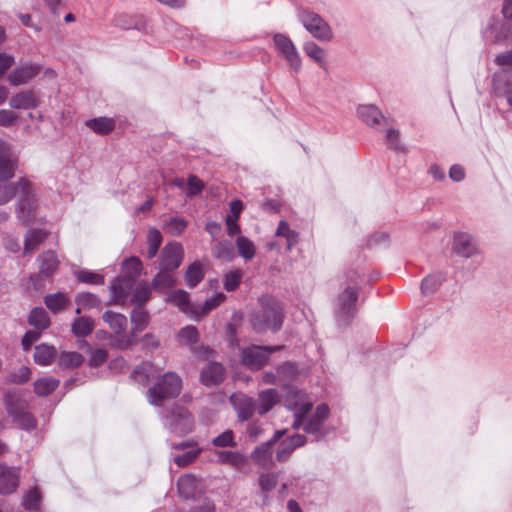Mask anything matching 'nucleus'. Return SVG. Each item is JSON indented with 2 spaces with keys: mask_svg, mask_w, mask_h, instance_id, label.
<instances>
[{
  "mask_svg": "<svg viewBox=\"0 0 512 512\" xmlns=\"http://www.w3.org/2000/svg\"><path fill=\"white\" fill-rule=\"evenodd\" d=\"M17 197L16 214L25 225L31 223L37 214L36 187L26 177L16 182L0 181V205L8 203Z\"/></svg>",
  "mask_w": 512,
  "mask_h": 512,
  "instance_id": "f257e3e1",
  "label": "nucleus"
},
{
  "mask_svg": "<svg viewBox=\"0 0 512 512\" xmlns=\"http://www.w3.org/2000/svg\"><path fill=\"white\" fill-rule=\"evenodd\" d=\"M261 307L251 317L254 330L263 332L266 330L277 331L283 322L282 307L278 300L271 296L260 298Z\"/></svg>",
  "mask_w": 512,
  "mask_h": 512,
  "instance_id": "f03ea898",
  "label": "nucleus"
},
{
  "mask_svg": "<svg viewBox=\"0 0 512 512\" xmlns=\"http://www.w3.org/2000/svg\"><path fill=\"white\" fill-rule=\"evenodd\" d=\"M4 405L8 415L22 429L31 430L36 427L34 417L27 411L28 404L18 392H7Z\"/></svg>",
  "mask_w": 512,
  "mask_h": 512,
  "instance_id": "7ed1b4c3",
  "label": "nucleus"
},
{
  "mask_svg": "<svg viewBox=\"0 0 512 512\" xmlns=\"http://www.w3.org/2000/svg\"><path fill=\"white\" fill-rule=\"evenodd\" d=\"M181 379L173 373L168 372L147 391V397L152 405H160L161 402L168 398H175L181 391Z\"/></svg>",
  "mask_w": 512,
  "mask_h": 512,
  "instance_id": "20e7f679",
  "label": "nucleus"
},
{
  "mask_svg": "<svg viewBox=\"0 0 512 512\" xmlns=\"http://www.w3.org/2000/svg\"><path fill=\"white\" fill-rule=\"evenodd\" d=\"M285 406L294 412V420L292 423L293 428L298 429L303 422V417L310 412L312 408V401L307 398V395L298 389L289 388L284 396Z\"/></svg>",
  "mask_w": 512,
  "mask_h": 512,
  "instance_id": "39448f33",
  "label": "nucleus"
},
{
  "mask_svg": "<svg viewBox=\"0 0 512 512\" xmlns=\"http://www.w3.org/2000/svg\"><path fill=\"white\" fill-rule=\"evenodd\" d=\"M102 320L110 327L116 335L115 346L119 349H127L134 344V335L126 334L127 318L125 315L113 311H106Z\"/></svg>",
  "mask_w": 512,
  "mask_h": 512,
  "instance_id": "423d86ee",
  "label": "nucleus"
},
{
  "mask_svg": "<svg viewBox=\"0 0 512 512\" xmlns=\"http://www.w3.org/2000/svg\"><path fill=\"white\" fill-rule=\"evenodd\" d=\"M358 299V284L353 282L339 293L335 301V314L339 321L346 322L355 312Z\"/></svg>",
  "mask_w": 512,
  "mask_h": 512,
  "instance_id": "0eeeda50",
  "label": "nucleus"
},
{
  "mask_svg": "<svg viewBox=\"0 0 512 512\" xmlns=\"http://www.w3.org/2000/svg\"><path fill=\"white\" fill-rule=\"evenodd\" d=\"M281 346H250L241 350L242 363L251 370L260 369L269 359L270 355L279 350Z\"/></svg>",
  "mask_w": 512,
  "mask_h": 512,
  "instance_id": "6e6552de",
  "label": "nucleus"
},
{
  "mask_svg": "<svg viewBox=\"0 0 512 512\" xmlns=\"http://www.w3.org/2000/svg\"><path fill=\"white\" fill-rule=\"evenodd\" d=\"M300 21L305 29L315 38L322 41H329L332 38V31L328 23L318 14L310 11L300 13Z\"/></svg>",
  "mask_w": 512,
  "mask_h": 512,
  "instance_id": "1a4fd4ad",
  "label": "nucleus"
},
{
  "mask_svg": "<svg viewBox=\"0 0 512 512\" xmlns=\"http://www.w3.org/2000/svg\"><path fill=\"white\" fill-rule=\"evenodd\" d=\"M166 425L172 433L185 435L193 428V418L191 414L183 407L175 406L165 416Z\"/></svg>",
  "mask_w": 512,
  "mask_h": 512,
  "instance_id": "9d476101",
  "label": "nucleus"
},
{
  "mask_svg": "<svg viewBox=\"0 0 512 512\" xmlns=\"http://www.w3.org/2000/svg\"><path fill=\"white\" fill-rule=\"evenodd\" d=\"M273 41L277 51L285 58L290 69L298 73L301 70L302 62L291 39L284 34H276Z\"/></svg>",
  "mask_w": 512,
  "mask_h": 512,
  "instance_id": "9b49d317",
  "label": "nucleus"
},
{
  "mask_svg": "<svg viewBox=\"0 0 512 512\" xmlns=\"http://www.w3.org/2000/svg\"><path fill=\"white\" fill-rule=\"evenodd\" d=\"M329 412V407L326 404L318 405L312 415L308 416L307 413L303 417V422L299 428L301 427L308 434L316 435L317 438L323 436L325 434L323 424L328 418Z\"/></svg>",
  "mask_w": 512,
  "mask_h": 512,
  "instance_id": "f8f14e48",
  "label": "nucleus"
},
{
  "mask_svg": "<svg viewBox=\"0 0 512 512\" xmlns=\"http://www.w3.org/2000/svg\"><path fill=\"white\" fill-rule=\"evenodd\" d=\"M199 338V331L193 325H187L183 327L177 334V341L179 344L189 346L193 354L197 357L208 358L212 353V350L209 347L203 345L194 347Z\"/></svg>",
  "mask_w": 512,
  "mask_h": 512,
  "instance_id": "ddd939ff",
  "label": "nucleus"
},
{
  "mask_svg": "<svg viewBox=\"0 0 512 512\" xmlns=\"http://www.w3.org/2000/svg\"><path fill=\"white\" fill-rule=\"evenodd\" d=\"M452 250L456 255L463 258H471L480 253L476 238L466 232H457L454 234Z\"/></svg>",
  "mask_w": 512,
  "mask_h": 512,
  "instance_id": "4468645a",
  "label": "nucleus"
},
{
  "mask_svg": "<svg viewBox=\"0 0 512 512\" xmlns=\"http://www.w3.org/2000/svg\"><path fill=\"white\" fill-rule=\"evenodd\" d=\"M183 257L182 245L178 242H169L161 251L160 268L173 271L181 265Z\"/></svg>",
  "mask_w": 512,
  "mask_h": 512,
  "instance_id": "2eb2a0df",
  "label": "nucleus"
},
{
  "mask_svg": "<svg viewBox=\"0 0 512 512\" xmlns=\"http://www.w3.org/2000/svg\"><path fill=\"white\" fill-rule=\"evenodd\" d=\"M18 159L10 146L0 139V181H8L15 175Z\"/></svg>",
  "mask_w": 512,
  "mask_h": 512,
  "instance_id": "dca6fc26",
  "label": "nucleus"
},
{
  "mask_svg": "<svg viewBox=\"0 0 512 512\" xmlns=\"http://www.w3.org/2000/svg\"><path fill=\"white\" fill-rule=\"evenodd\" d=\"M230 402L240 421L249 420L257 412L253 398L244 393H234L230 397Z\"/></svg>",
  "mask_w": 512,
  "mask_h": 512,
  "instance_id": "f3484780",
  "label": "nucleus"
},
{
  "mask_svg": "<svg viewBox=\"0 0 512 512\" xmlns=\"http://www.w3.org/2000/svg\"><path fill=\"white\" fill-rule=\"evenodd\" d=\"M39 72L40 66L38 64L26 63L11 71L7 79L12 86H20L31 81Z\"/></svg>",
  "mask_w": 512,
  "mask_h": 512,
  "instance_id": "a211bd4d",
  "label": "nucleus"
},
{
  "mask_svg": "<svg viewBox=\"0 0 512 512\" xmlns=\"http://www.w3.org/2000/svg\"><path fill=\"white\" fill-rule=\"evenodd\" d=\"M225 377L224 367L218 362H210L204 366L200 373V381L206 387L219 385Z\"/></svg>",
  "mask_w": 512,
  "mask_h": 512,
  "instance_id": "6ab92c4d",
  "label": "nucleus"
},
{
  "mask_svg": "<svg viewBox=\"0 0 512 512\" xmlns=\"http://www.w3.org/2000/svg\"><path fill=\"white\" fill-rule=\"evenodd\" d=\"M133 287L131 278H125L124 276L118 277L110 285V292L112 301L115 304H124L127 299L130 290Z\"/></svg>",
  "mask_w": 512,
  "mask_h": 512,
  "instance_id": "aec40b11",
  "label": "nucleus"
},
{
  "mask_svg": "<svg viewBox=\"0 0 512 512\" xmlns=\"http://www.w3.org/2000/svg\"><path fill=\"white\" fill-rule=\"evenodd\" d=\"M19 485L18 471L0 464V494H10Z\"/></svg>",
  "mask_w": 512,
  "mask_h": 512,
  "instance_id": "412c9836",
  "label": "nucleus"
},
{
  "mask_svg": "<svg viewBox=\"0 0 512 512\" xmlns=\"http://www.w3.org/2000/svg\"><path fill=\"white\" fill-rule=\"evenodd\" d=\"M167 302L178 307L180 311L188 315L191 319H194V308L196 304L190 303L188 292L179 289L171 292L167 297Z\"/></svg>",
  "mask_w": 512,
  "mask_h": 512,
  "instance_id": "4be33fe9",
  "label": "nucleus"
},
{
  "mask_svg": "<svg viewBox=\"0 0 512 512\" xmlns=\"http://www.w3.org/2000/svg\"><path fill=\"white\" fill-rule=\"evenodd\" d=\"M279 401V394L275 389H266L258 394L256 404L257 413L264 415L269 412Z\"/></svg>",
  "mask_w": 512,
  "mask_h": 512,
  "instance_id": "5701e85b",
  "label": "nucleus"
},
{
  "mask_svg": "<svg viewBox=\"0 0 512 512\" xmlns=\"http://www.w3.org/2000/svg\"><path fill=\"white\" fill-rule=\"evenodd\" d=\"M9 105L13 109H32L37 107L38 100L33 91H21L11 97Z\"/></svg>",
  "mask_w": 512,
  "mask_h": 512,
  "instance_id": "b1692460",
  "label": "nucleus"
},
{
  "mask_svg": "<svg viewBox=\"0 0 512 512\" xmlns=\"http://www.w3.org/2000/svg\"><path fill=\"white\" fill-rule=\"evenodd\" d=\"M177 486L180 496L189 499L199 491L200 482L192 475H184L178 479Z\"/></svg>",
  "mask_w": 512,
  "mask_h": 512,
  "instance_id": "393cba45",
  "label": "nucleus"
},
{
  "mask_svg": "<svg viewBox=\"0 0 512 512\" xmlns=\"http://www.w3.org/2000/svg\"><path fill=\"white\" fill-rule=\"evenodd\" d=\"M226 299V295L222 292L216 293L211 298L206 299L204 304H196L194 308V320H199L209 312L217 308Z\"/></svg>",
  "mask_w": 512,
  "mask_h": 512,
  "instance_id": "a878e982",
  "label": "nucleus"
},
{
  "mask_svg": "<svg viewBox=\"0 0 512 512\" xmlns=\"http://www.w3.org/2000/svg\"><path fill=\"white\" fill-rule=\"evenodd\" d=\"M357 113L361 120L370 126L379 125L384 120L382 112L374 105H361Z\"/></svg>",
  "mask_w": 512,
  "mask_h": 512,
  "instance_id": "bb28decb",
  "label": "nucleus"
},
{
  "mask_svg": "<svg viewBox=\"0 0 512 512\" xmlns=\"http://www.w3.org/2000/svg\"><path fill=\"white\" fill-rule=\"evenodd\" d=\"M38 261L40 263V273L44 276L53 275L59 266L58 257L52 250H47L39 255Z\"/></svg>",
  "mask_w": 512,
  "mask_h": 512,
  "instance_id": "cd10ccee",
  "label": "nucleus"
},
{
  "mask_svg": "<svg viewBox=\"0 0 512 512\" xmlns=\"http://www.w3.org/2000/svg\"><path fill=\"white\" fill-rule=\"evenodd\" d=\"M175 284L176 278L172 273V270L160 268V271L154 276L151 286L156 291L163 292L166 289L173 287Z\"/></svg>",
  "mask_w": 512,
  "mask_h": 512,
  "instance_id": "c85d7f7f",
  "label": "nucleus"
},
{
  "mask_svg": "<svg viewBox=\"0 0 512 512\" xmlns=\"http://www.w3.org/2000/svg\"><path fill=\"white\" fill-rule=\"evenodd\" d=\"M94 330V320L87 316L76 317L71 324V331L76 337H86Z\"/></svg>",
  "mask_w": 512,
  "mask_h": 512,
  "instance_id": "c756f323",
  "label": "nucleus"
},
{
  "mask_svg": "<svg viewBox=\"0 0 512 512\" xmlns=\"http://www.w3.org/2000/svg\"><path fill=\"white\" fill-rule=\"evenodd\" d=\"M47 232L41 229H30L25 236L24 254L36 250L47 238Z\"/></svg>",
  "mask_w": 512,
  "mask_h": 512,
  "instance_id": "7c9ffc66",
  "label": "nucleus"
},
{
  "mask_svg": "<svg viewBox=\"0 0 512 512\" xmlns=\"http://www.w3.org/2000/svg\"><path fill=\"white\" fill-rule=\"evenodd\" d=\"M56 358V350L53 346L41 344L35 347L34 360L41 366L50 365Z\"/></svg>",
  "mask_w": 512,
  "mask_h": 512,
  "instance_id": "2f4dec72",
  "label": "nucleus"
},
{
  "mask_svg": "<svg viewBox=\"0 0 512 512\" xmlns=\"http://www.w3.org/2000/svg\"><path fill=\"white\" fill-rule=\"evenodd\" d=\"M85 125L97 134H107L115 128V121L109 117H98L87 120Z\"/></svg>",
  "mask_w": 512,
  "mask_h": 512,
  "instance_id": "473e14b6",
  "label": "nucleus"
},
{
  "mask_svg": "<svg viewBox=\"0 0 512 512\" xmlns=\"http://www.w3.org/2000/svg\"><path fill=\"white\" fill-rule=\"evenodd\" d=\"M75 302L78 306L75 310L77 315H79L82 310L96 308L101 304L100 298L96 294L90 292L79 293L75 298Z\"/></svg>",
  "mask_w": 512,
  "mask_h": 512,
  "instance_id": "72a5a7b5",
  "label": "nucleus"
},
{
  "mask_svg": "<svg viewBox=\"0 0 512 512\" xmlns=\"http://www.w3.org/2000/svg\"><path fill=\"white\" fill-rule=\"evenodd\" d=\"M212 254L215 258L230 262L235 257L233 245L229 241H219L212 247Z\"/></svg>",
  "mask_w": 512,
  "mask_h": 512,
  "instance_id": "f704fd0d",
  "label": "nucleus"
},
{
  "mask_svg": "<svg viewBox=\"0 0 512 512\" xmlns=\"http://www.w3.org/2000/svg\"><path fill=\"white\" fill-rule=\"evenodd\" d=\"M28 323L36 329L44 330L50 325V319L44 308L36 307L31 311Z\"/></svg>",
  "mask_w": 512,
  "mask_h": 512,
  "instance_id": "c9c22d12",
  "label": "nucleus"
},
{
  "mask_svg": "<svg viewBox=\"0 0 512 512\" xmlns=\"http://www.w3.org/2000/svg\"><path fill=\"white\" fill-rule=\"evenodd\" d=\"M131 323H132V333L135 336V333L143 331L147 325L149 324V315L143 310L141 307H137L131 312Z\"/></svg>",
  "mask_w": 512,
  "mask_h": 512,
  "instance_id": "e433bc0d",
  "label": "nucleus"
},
{
  "mask_svg": "<svg viewBox=\"0 0 512 512\" xmlns=\"http://www.w3.org/2000/svg\"><path fill=\"white\" fill-rule=\"evenodd\" d=\"M275 235L286 239L287 250L289 251L298 243V233L292 230L289 224L284 220L279 222Z\"/></svg>",
  "mask_w": 512,
  "mask_h": 512,
  "instance_id": "4c0bfd02",
  "label": "nucleus"
},
{
  "mask_svg": "<svg viewBox=\"0 0 512 512\" xmlns=\"http://www.w3.org/2000/svg\"><path fill=\"white\" fill-rule=\"evenodd\" d=\"M217 456L219 462L229 464L235 468H241L247 462V458L239 452L219 451L217 452Z\"/></svg>",
  "mask_w": 512,
  "mask_h": 512,
  "instance_id": "58836bf2",
  "label": "nucleus"
},
{
  "mask_svg": "<svg viewBox=\"0 0 512 512\" xmlns=\"http://www.w3.org/2000/svg\"><path fill=\"white\" fill-rule=\"evenodd\" d=\"M59 385V380L54 377H43L35 381L34 391L39 396H47Z\"/></svg>",
  "mask_w": 512,
  "mask_h": 512,
  "instance_id": "ea45409f",
  "label": "nucleus"
},
{
  "mask_svg": "<svg viewBox=\"0 0 512 512\" xmlns=\"http://www.w3.org/2000/svg\"><path fill=\"white\" fill-rule=\"evenodd\" d=\"M204 278L203 267L199 262L192 263L186 270L185 280L190 288L196 287Z\"/></svg>",
  "mask_w": 512,
  "mask_h": 512,
  "instance_id": "a19ab883",
  "label": "nucleus"
},
{
  "mask_svg": "<svg viewBox=\"0 0 512 512\" xmlns=\"http://www.w3.org/2000/svg\"><path fill=\"white\" fill-rule=\"evenodd\" d=\"M238 254L246 261L251 260L256 254V246L252 240L245 236H238L236 239Z\"/></svg>",
  "mask_w": 512,
  "mask_h": 512,
  "instance_id": "79ce46f5",
  "label": "nucleus"
},
{
  "mask_svg": "<svg viewBox=\"0 0 512 512\" xmlns=\"http://www.w3.org/2000/svg\"><path fill=\"white\" fill-rule=\"evenodd\" d=\"M44 303L50 311L57 313L66 307L68 297L61 292L48 294L44 297Z\"/></svg>",
  "mask_w": 512,
  "mask_h": 512,
  "instance_id": "37998d69",
  "label": "nucleus"
},
{
  "mask_svg": "<svg viewBox=\"0 0 512 512\" xmlns=\"http://www.w3.org/2000/svg\"><path fill=\"white\" fill-rule=\"evenodd\" d=\"M84 362V356L75 351L62 352L58 358V365L62 368H76Z\"/></svg>",
  "mask_w": 512,
  "mask_h": 512,
  "instance_id": "c03bdc74",
  "label": "nucleus"
},
{
  "mask_svg": "<svg viewBox=\"0 0 512 512\" xmlns=\"http://www.w3.org/2000/svg\"><path fill=\"white\" fill-rule=\"evenodd\" d=\"M162 235L160 231L156 228L149 229L147 233V257L152 259L157 253L158 249L162 243Z\"/></svg>",
  "mask_w": 512,
  "mask_h": 512,
  "instance_id": "a18cd8bd",
  "label": "nucleus"
},
{
  "mask_svg": "<svg viewBox=\"0 0 512 512\" xmlns=\"http://www.w3.org/2000/svg\"><path fill=\"white\" fill-rule=\"evenodd\" d=\"M150 295L151 288L148 285V283L140 282L134 288L131 297V302L141 307L150 299Z\"/></svg>",
  "mask_w": 512,
  "mask_h": 512,
  "instance_id": "49530a36",
  "label": "nucleus"
},
{
  "mask_svg": "<svg viewBox=\"0 0 512 512\" xmlns=\"http://www.w3.org/2000/svg\"><path fill=\"white\" fill-rule=\"evenodd\" d=\"M243 278V272L240 269H231L223 276V287L227 292L235 291Z\"/></svg>",
  "mask_w": 512,
  "mask_h": 512,
  "instance_id": "de8ad7c7",
  "label": "nucleus"
},
{
  "mask_svg": "<svg viewBox=\"0 0 512 512\" xmlns=\"http://www.w3.org/2000/svg\"><path fill=\"white\" fill-rule=\"evenodd\" d=\"M187 228V221L183 217L175 216L164 223L163 229L172 236L182 234Z\"/></svg>",
  "mask_w": 512,
  "mask_h": 512,
  "instance_id": "09e8293b",
  "label": "nucleus"
},
{
  "mask_svg": "<svg viewBox=\"0 0 512 512\" xmlns=\"http://www.w3.org/2000/svg\"><path fill=\"white\" fill-rule=\"evenodd\" d=\"M125 278H131L132 282L138 277L142 271V262L137 257H131L123 263Z\"/></svg>",
  "mask_w": 512,
  "mask_h": 512,
  "instance_id": "8fccbe9b",
  "label": "nucleus"
},
{
  "mask_svg": "<svg viewBox=\"0 0 512 512\" xmlns=\"http://www.w3.org/2000/svg\"><path fill=\"white\" fill-rule=\"evenodd\" d=\"M75 277L78 281L91 284V285H102L104 284V276L102 274L82 269L75 272Z\"/></svg>",
  "mask_w": 512,
  "mask_h": 512,
  "instance_id": "3c124183",
  "label": "nucleus"
},
{
  "mask_svg": "<svg viewBox=\"0 0 512 512\" xmlns=\"http://www.w3.org/2000/svg\"><path fill=\"white\" fill-rule=\"evenodd\" d=\"M443 278L440 274L428 275L422 280L421 291L424 295L433 294L441 285Z\"/></svg>",
  "mask_w": 512,
  "mask_h": 512,
  "instance_id": "603ef678",
  "label": "nucleus"
},
{
  "mask_svg": "<svg viewBox=\"0 0 512 512\" xmlns=\"http://www.w3.org/2000/svg\"><path fill=\"white\" fill-rule=\"evenodd\" d=\"M153 366L150 363H143L135 368L132 377L141 385H146L151 380Z\"/></svg>",
  "mask_w": 512,
  "mask_h": 512,
  "instance_id": "864d4df0",
  "label": "nucleus"
},
{
  "mask_svg": "<svg viewBox=\"0 0 512 512\" xmlns=\"http://www.w3.org/2000/svg\"><path fill=\"white\" fill-rule=\"evenodd\" d=\"M303 49L305 53L318 64L323 65L325 63L326 53L324 49L319 47L316 43L309 41L304 44Z\"/></svg>",
  "mask_w": 512,
  "mask_h": 512,
  "instance_id": "5fc2aeb1",
  "label": "nucleus"
},
{
  "mask_svg": "<svg viewBox=\"0 0 512 512\" xmlns=\"http://www.w3.org/2000/svg\"><path fill=\"white\" fill-rule=\"evenodd\" d=\"M216 447H235L234 432L230 429L224 431L212 440Z\"/></svg>",
  "mask_w": 512,
  "mask_h": 512,
  "instance_id": "6e6d98bb",
  "label": "nucleus"
},
{
  "mask_svg": "<svg viewBox=\"0 0 512 512\" xmlns=\"http://www.w3.org/2000/svg\"><path fill=\"white\" fill-rule=\"evenodd\" d=\"M23 506L27 510H37L40 505V495L37 490H30L23 497Z\"/></svg>",
  "mask_w": 512,
  "mask_h": 512,
  "instance_id": "4d7b16f0",
  "label": "nucleus"
},
{
  "mask_svg": "<svg viewBox=\"0 0 512 512\" xmlns=\"http://www.w3.org/2000/svg\"><path fill=\"white\" fill-rule=\"evenodd\" d=\"M31 371L28 367L22 366L17 371L11 373L8 377L10 382L14 383H25L29 380Z\"/></svg>",
  "mask_w": 512,
  "mask_h": 512,
  "instance_id": "13d9d810",
  "label": "nucleus"
},
{
  "mask_svg": "<svg viewBox=\"0 0 512 512\" xmlns=\"http://www.w3.org/2000/svg\"><path fill=\"white\" fill-rule=\"evenodd\" d=\"M277 484V477L274 474H262L259 477V486L262 492L267 493L271 491Z\"/></svg>",
  "mask_w": 512,
  "mask_h": 512,
  "instance_id": "bf43d9fd",
  "label": "nucleus"
},
{
  "mask_svg": "<svg viewBox=\"0 0 512 512\" xmlns=\"http://www.w3.org/2000/svg\"><path fill=\"white\" fill-rule=\"evenodd\" d=\"M200 450H191L174 457V462L179 467H185L192 463L199 455Z\"/></svg>",
  "mask_w": 512,
  "mask_h": 512,
  "instance_id": "052dcab7",
  "label": "nucleus"
},
{
  "mask_svg": "<svg viewBox=\"0 0 512 512\" xmlns=\"http://www.w3.org/2000/svg\"><path fill=\"white\" fill-rule=\"evenodd\" d=\"M187 186H188V188H187L186 195L194 196V195L199 194L202 191L204 184L197 176L191 175L188 178Z\"/></svg>",
  "mask_w": 512,
  "mask_h": 512,
  "instance_id": "680f3d73",
  "label": "nucleus"
},
{
  "mask_svg": "<svg viewBox=\"0 0 512 512\" xmlns=\"http://www.w3.org/2000/svg\"><path fill=\"white\" fill-rule=\"evenodd\" d=\"M108 358V353L105 349H96L91 352V356L89 359V366L91 367H98L102 365L104 362H106Z\"/></svg>",
  "mask_w": 512,
  "mask_h": 512,
  "instance_id": "e2e57ef3",
  "label": "nucleus"
},
{
  "mask_svg": "<svg viewBox=\"0 0 512 512\" xmlns=\"http://www.w3.org/2000/svg\"><path fill=\"white\" fill-rule=\"evenodd\" d=\"M15 64V58L8 53H0V79Z\"/></svg>",
  "mask_w": 512,
  "mask_h": 512,
  "instance_id": "0e129e2a",
  "label": "nucleus"
},
{
  "mask_svg": "<svg viewBox=\"0 0 512 512\" xmlns=\"http://www.w3.org/2000/svg\"><path fill=\"white\" fill-rule=\"evenodd\" d=\"M294 448L290 447L289 442L283 440L277 449V459L280 462L286 461Z\"/></svg>",
  "mask_w": 512,
  "mask_h": 512,
  "instance_id": "69168bd1",
  "label": "nucleus"
},
{
  "mask_svg": "<svg viewBox=\"0 0 512 512\" xmlns=\"http://www.w3.org/2000/svg\"><path fill=\"white\" fill-rule=\"evenodd\" d=\"M17 119V115L8 109L0 110V126H10Z\"/></svg>",
  "mask_w": 512,
  "mask_h": 512,
  "instance_id": "338daca9",
  "label": "nucleus"
},
{
  "mask_svg": "<svg viewBox=\"0 0 512 512\" xmlns=\"http://www.w3.org/2000/svg\"><path fill=\"white\" fill-rule=\"evenodd\" d=\"M277 371L278 374L284 375L287 378H293L297 373V367L294 363L286 362L280 365Z\"/></svg>",
  "mask_w": 512,
  "mask_h": 512,
  "instance_id": "774afa93",
  "label": "nucleus"
}]
</instances>
